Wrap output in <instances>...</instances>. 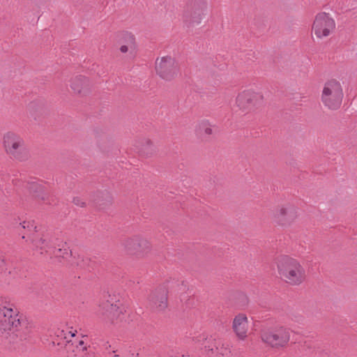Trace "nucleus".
Masks as SVG:
<instances>
[{"mask_svg":"<svg viewBox=\"0 0 357 357\" xmlns=\"http://www.w3.org/2000/svg\"><path fill=\"white\" fill-rule=\"evenodd\" d=\"M278 271L281 278L291 285H299L305 278V271L300 262L284 256L278 261Z\"/></svg>","mask_w":357,"mask_h":357,"instance_id":"f257e3e1","label":"nucleus"},{"mask_svg":"<svg viewBox=\"0 0 357 357\" xmlns=\"http://www.w3.org/2000/svg\"><path fill=\"white\" fill-rule=\"evenodd\" d=\"M33 245L40 254H46L51 258H67L71 253L66 243L53 239L47 235L33 240Z\"/></svg>","mask_w":357,"mask_h":357,"instance_id":"f03ea898","label":"nucleus"},{"mask_svg":"<svg viewBox=\"0 0 357 357\" xmlns=\"http://www.w3.org/2000/svg\"><path fill=\"white\" fill-rule=\"evenodd\" d=\"M28 329V321L19 315L17 310L0 304V331L6 332L12 329Z\"/></svg>","mask_w":357,"mask_h":357,"instance_id":"7ed1b4c3","label":"nucleus"},{"mask_svg":"<svg viewBox=\"0 0 357 357\" xmlns=\"http://www.w3.org/2000/svg\"><path fill=\"white\" fill-rule=\"evenodd\" d=\"M343 91L338 81L332 79L325 84L321 100L326 107L331 109H336L341 105Z\"/></svg>","mask_w":357,"mask_h":357,"instance_id":"20e7f679","label":"nucleus"},{"mask_svg":"<svg viewBox=\"0 0 357 357\" xmlns=\"http://www.w3.org/2000/svg\"><path fill=\"white\" fill-rule=\"evenodd\" d=\"M264 103V96L261 93L252 89H247L238 94L236 98V106L242 112H248Z\"/></svg>","mask_w":357,"mask_h":357,"instance_id":"39448f33","label":"nucleus"},{"mask_svg":"<svg viewBox=\"0 0 357 357\" xmlns=\"http://www.w3.org/2000/svg\"><path fill=\"white\" fill-rule=\"evenodd\" d=\"M335 29V20L329 13L320 12L315 15L312 30L317 38H326L329 36Z\"/></svg>","mask_w":357,"mask_h":357,"instance_id":"423d86ee","label":"nucleus"},{"mask_svg":"<svg viewBox=\"0 0 357 357\" xmlns=\"http://www.w3.org/2000/svg\"><path fill=\"white\" fill-rule=\"evenodd\" d=\"M2 143L7 154L16 159L22 158V154L26 148L24 141L20 135L13 131H8L3 135Z\"/></svg>","mask_w":357,"mask_h":357,"instance_id":"0eeeda50","label":"nucleus"},{"mask_svg":"<svg viewBox=\"0 0 357 357\" xmlns=\"http://www.w3.org/2000/svg\"><path fill=\"white\" fill-rule=\"evenodd\" d=\"M156 73L163 79H172L177 73V64L174 58L169 56L158 58L155 61Z\"/></svg>","mask_w":357,"mask_h":357,"instance_id":"6e6552de","label":"nucleus"},{"mask_svg":"<svg viewBox=\"0 0 357 357\" xmlns=\"http://www.w3.org/2000/svg\"><path fill=\"white\" fill-rule=\"evenodd\" d=\"M126 306L119 301L115 303L107 301L99 304L98 312L109 321H114L123 319L122 316L126 312Z\"/></svg>","mask_w":357,"mask_h":357,"instance_id":"1a4fd4ad","label":"nucleus"},{"mask_svg":"<svg viewBox=\"0 0 357 357\" xmlns=\"http://www.w3.org/2000/svg\"><path fill=\"white\" fill-rule=\"evenodd\" d=\"M289 331L282 327L275 332L264 333L261 335L262 340L271 347H282L289 342Z\"/></svg>","mask_w":357,"mask_h":357,"instance_id":"9d476101","label":"nucleus"},{"mask_svg":"<svg viewBox=\"0 0 357 357\" xmlns=\"http://www.w3.org/2000/svg\"><path fill=\"white\" fill-rule=\"evenodd\" d=\"M123 246L128 252L132 254H139L149 250L150 243L146 238L141 236H135L125 240Z\"/></svg>","mask_w":357,"mask_h":357,"instance_id":"9b49d317","label":"nucleus"},{"mask_svg":"<svg viewBox=\"0 0 357 357\" xmlns=\"http://www.w3.org/2000/svg\"><path fill=\"white\" fill-rule=\"evenodd\" d=\"M249 328V321L247 315L244 313L237 314L232 321V329L236 337L244 340L248 337Z\"/></svg>","mask_w":357,"mask_h":357,"instance_id":"f8f14e48","label":"nucleus"},{"mask_svg":"<svg viewBox=\"0 0 357 357\" xmlns=\"http://www.w3.org/2000/svg\"><path fill=\"white\" fill-rule=\"evenodd\" d=\"M297 216L296 208L289 204L278 207L274 213V217L278 220L291 221Z\"/></svg>","mask_w":357,"mask_h":357,"instance_id":"ddd939ff","label":"nucleus"},{"mask_svg":"<svg viewBox=\"0 0 357 357\" xmlns=\"http://www.w3.org/2000/svg\"><path fill=\"white\" fill-rule=\"evenodd\" d=\"M190 19V23L192 24H199L204 19L206 12V4L204 1L195 4Z\"/></svg>","mask_w":357,"mask_h":357,"instance_id":"4468645a","label":"nucleus"},{"mask_svg":"<svg viewBox=\"0 0 357 357\" xmlns=\"http://www.w3.org/2000/svg\"><path fill=\"white\" fill-rule=\"evenodd\" d=\"M90 80L84 76H77L71 81L70 87L76 93H82L89 89Z\"/></svg>","mask_w":357,"mask_h":357,"instance_id":"2eb2a0df","label":"nucleus"},{"mask_svg":"<svg viewBox=\"0 0 357 357\" xmlns=\"http://www.w3.org/2000/svg\"><path fill=\"white\" fill-rule=\"evenodd\" d=\"M76 333V331L73 330L69 331H65L63 330L59 331L57 337L61 338V340L58 342V345H65L66 351L73 350V351H74V342H72V338L75 337Z\"/></svg>","mask_w":357,"mask_h":357,"instance_id":"dca6fc26","label":"nucleus"},{"mask_svg":"<svg viewBox=\"0 0 357 357\" xmlns=\"http://www.w3.org/2000/svg\"><path fill=\"white\" fill-rule=\"evenodd\" d=\"M151 301L160 310H163L167 306V291L165 288L156 290L152 298Z\"/></svg>","mask_w":357,"mask_h":357,"instance_id":"f3484780","label":"nucleus"},{"mask_svg":"<svg viewBox=\"0 0 357 357\" xmlns=\"http://www.w3.org/2000/svg\"><path fill=\"white\" fill-rule=\"evenodd\" d=\"M196 132L199 136L206 137L213 134V126L208 121L203 120L197 126Z\"/></svg>","mask_w":357,"mask_h":357,"instance_id":"a211bd4d","label":"nucleus"},{"mask_svg":"<svg viewBox=\"0 0 357 357\" xmlns=\"http://www.w3.org/2000/svg\"><path fill=\"white\" fill-rule=\"evenodd\" d=\"M123 38L126 40V41L127 42L128 45H121L120 47V51L122 53H126L128 51L129 48L134 47L135 37L131 33L126 32L123 33Z\"/></svg>","mask_w":357,"mask_h":357,"instance_id":"6ab92c4d","label":"nucleus"},{"mask_svg":"<svg viewBox=\"0 0 357 357\" xmlns=\"http://www.w3.org/2000/svg\"><path fill=\"white\" fill-rule=\"evenodd\" d=\"M218 343L219 342L217 341L215 337L211 335L205 338L203 346L206 349L214 351V350L216 351Z\"/></svg>","mask_w":357,"mask_h":357,"instance_id":"aec40b11","label":"nucleus"},{"mask_svg":"<svg viewBox=\"0 0 357 357\" xmlns=\"http://www.w3.org/2000/svg\"><path fill=\"white\" fill-rule=\"evenodd\" d=\"M218 347H217L216 352L218 354L222 356H227L230 354V349L228 344H220L219 342Z\"/></svg>","mask_w":357,"mask_h":357,"instance_id":"412c9836","label":"nucleus"},{"mask_svg":"<svg viewBox=\"0 0 357 357\" xmlns=\"http://www.w3.org/2000/svg\"><path fill=\"white\" fill-rule=\"evenodd\" d=\"M29 188L31 191L39 193L44 191L45 185L40 182L33 181L30 183Z\"/></svg>","mask_w":357,"mask_h":357,"instance_id":"4be33fe9","label":"nucleus"},{"mask_svg":"<svg viewBox=\"0 0 357 357\" xmlns=\"http://www.w3.org/2000/svg\"><path fill=\"white\" fill-rule=\"evenodd\" d=\"M22 226L24 229H28L30 231L36 229V226L33 221H24L22 223Z\"/></svg>","mask_w":357,"mask_h":357,"instance_id":"5701e85b","label":"nucleus"},{"mask_svg":"<svg viewBox=\"0 0 357 357\" xmlns=\"http://www.w3.org/2000/svg\"><path fill=\"white\" fill-rule=\"evenodd\" d=\"M84 345V342L83 341H79V344L76 345V348L78 350H82L84 351L85 349V347L83 346Z\"/></svg>","mask_w":357,"mask_h":357,"instance_id":"b1692460","label":"nucleus"},{"mask_svg":"<svg viewBox=\"0 0 357 357\" xmlns=\"http://www.w3.org/2000/svg\"><path fill=\"white\" fill-rule=\"evenodd\" d=\"M5 264V258L3 254L0 253V267H2Z\"/></svg>","mask_w":357,"mask_h":357,"instance_id":"393cba45","label":"nucleus"},{"mask_svg":"<svg viewBox=\"0 0 357 357\" xmlns=\"http://www.w3.org/2000/svg\"><path fill=\"white\" fill-rule=\"evenodd\" d=\"M181 357H190L189 356H182Z\"/></svg>","mask_w":357,"mask_h":357,"instance_id":"a878e982","label":"nucleus"},{"mask_svg":"<svg viewBox=\"0 0 357 357\" xmlns=\"http://www.w3.org/2000/svg\"><path fill=\"white\" fill-rule=\"evenodd\" d=\"M75 204H79L78 202H76L75 200Z\"/></svg>","mask_w":357,"mask_h":357,"instance_id":"bb28decb","label":"nucleus"}]
</instances>
